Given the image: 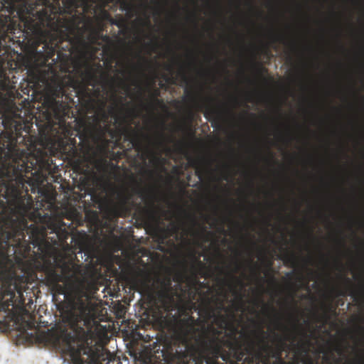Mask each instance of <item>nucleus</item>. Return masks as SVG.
I'll use <instances>...</instances> for the list:
<instances>
[{"label":"nucleus","instance_id":"16","mask_svg":"<svg viewBox=\"0 0 364 364\" xmlns=\"http://www.w3.org/2000/svg\"><path fill=\"white\" fill-rule=\"evenodd\" d=\"M69 141L68 147L66 146H63V151L66 154L67 158L74 160L79 156L77 142L75 139H70Z\"/></svg>","mask_w":364,"mask_h":364},{"label":"nucleus","instance_id":"32","mask_svg":"<svg viewBox=\"0 0 364 364\" xmlns=\"http://www.w3.org/2000/svg\"><path fill=\"white\" fill-rule=\"evenodd\" d=\"M347 294V290L346 289H338L337 290V295L345 296Z\"/></svg>","mask_w":364,"mask_h":364},{"label":"nucleus","instance_id":"9","mask_svg":"<svg viewBox=\"0 0 364 364\" xmlns=\"http://www.w3.org/2000/svg\"><path fill=\"white\" fill-rule=\"evenodd\" d=\"M159 307L165 312L172 311L176 306L174 295L168 285L164 286L156 292Z\"/></svg>","mask_w":364,"mask_h":364},{"label":"nucleus","instance_id":"28","mask_svg":"<svg viewBox=\"0 0 364 364\" xmlns=\"http://www.w3.org/2000/svg\"><path fill=\"white\" fill-rule=\"evenodd\" d=\"M325 309H326V312L324 314V316H325L326 319H328L329 318V316L328 315V312H333V313L336 312V308L332 306L331 304H329L328 306L325 305Z\"/></svg>","mask_w":364,"mask_h":364},{"label":"nucleus","instance_id":"18","mask_svg":"<svg viewBox=\"0 0 364 364\" xmlns=\"http://www.w3.org/2000/svg\"><path fill=\"white\" fill-rule=\"evenodd\" d=\"M130 199L131 195L120 194L119 202L115 206V210L117 215H122L119 212H124L127 210L126 205Z\"/></svg>","mask_w":364,"mask_h":364},{"label":"nucleus","instance_id":"45","mask_svg":"<svg viewBox=\"0 0 364 364\" xmlns=\"http://www.w3.org/2000/svg\"><path fill=\"white\" fill-rule=\"evenodd\" d=\"M108 38H108V36H102V39H103L104 41H107V40H108Z\"/></svg>","mask_w":364,"mask_h":364},{"label":"nucleus","instance_id":"20","mask_svg":"<svg viewBox=\"0 0 364 364\" xmlns=\"http://www.w3.org/2000/svg\"><path fill=\"white\" fill-rule=\"evenodd\" d=\"M188 161L192 167L196 168V174L198 176L199 179L201 180L203 176L204 171L203 168L200 166V161L197 159L192 158L189 159Z\"/></svg>","mask_w":364,"mask_h":364},{"label":"nucleus","instance_id":"2","mask_svg":"<svg viewBox=\"0 0 364 364\" xmlns=\"http://www.w3.org/2000/svg\"><path fill=\"white\" fill-rule=\"evenodd\" d=\"M45 274L51 290L68 298V318L71 326L83 330L92 318V299L99 290L93 274L62 254L55 257L54 263L46 267Z\"/></svg>","mask_w":364,"mask_h":364},{"label":"nucleus","instance_id":"39","mask_svg":"<svg viewBox=\"0 0 364 364\" xmlns=\"http://www.w3.org/2000/svg\"><path fill=\"white\" fill-rule=\"evenodd\" d=\"M196 260L197 261L198 264L200 267H203V266H204V264H203V262H202L199 259H196Z\"/></svg>","mask_w":364,"mask_h":364},{"label":"nucleus","instance_id":"35","mask_svg":"<svg viewBox=\"0 0 364 364\" xmlns=\"http://www.w3.org/2000/svg\"><path fill=\"white\" fill-rule=\"evenodd\" d=\"M286 277L289 279H292V277H293V272H287L286 274Z\"/></svg>","mask_w":364,"mask_h":364},{"label":"nucleus","instance_id":"6","mask_svg":"<svg viewBox=\"0 0 364 364\" xmlns=\"http://www.w3.org/2000/svg\"><path fill=\"white\" fill-rule=\"evenodd\" d=\"M180 210L189 220L191 224V228H186L185 223L180 220L178 223H171L170 227L167 228L166 231L170 235H172L173 234H178V232L182 230L184 232V235H186L191 234L195 237H202L204 235V233L206 232V228L205 226H201L198 223L193 215L186 213L181 208H180Z\"/></svg>","mask_w":364,"mask_h":364},{"label":"nucleus","instance_id":"36","mask_svg":"<svg viewBox=\"0 0 364 364\" xmlns=\"http://www.w3.org/2000/svg\"><path fill=\"white\" fill-rule=\"evenodd\" d=\"M304 261L305 262L306 264H311V258H306V259H304Z\"/></svg>","mask_w":364,"mask_h":364},{"label":"nucleus","instance_id":"30","mask_svg":"<svg viewBox=\"0 0 364 364\" xmlns=\"http://www.w3.org/2000/svg\"><path fill=\"white\" fill-rule=\"evenodd\" d=\"M230 287H231V288H232V292H233L234 295H235V296L238 298L239 301H242V299L243 295H242L241 293L238 292V291L235 289V287H232V285H230Z\"/></svg>","mask_w":364,"mask_h":364},{"label":"nucleus","instance_id":"26","mask_svg":"<svg viewBox=\"0 0 364 364\" xmlns=\"http://www.w3.org/2000/svg\"><path fill=\"white\" fill-rule=\"evenodd\" d=\"M250 263L251 264L250 269H251V272H252V274L256 277H259L258 264L257 263L254 262L252 259H250Z\"/></svg>","mask_w":364,"mask_h":364},{"label":"nucleus","instance_id":"43","mask_svg":"<svg viewBox=\"0 0 364 364\" xmlns=\"http://www.w3.org/2000/svg\"><path fill=\"white\" fill-rule=\"evenodd\" d=\"M60 98H62L63 96L65 95V91L63 88H60Z\"/></svg>","mask_w":364,"mask_h":364},{"label":"nucleus","instance_id":"11","mask_svg":"<svg viewBox=\"0 0 364 364\" xmlns=\"http://www.w3.org/2000/svg\"><path fill=\"white\" fill-rule=\"evenodd\" d=\"M134 186L132 190L133 194L139 196L146 204L154 208L156 200V196L154 190L143 188L136 180H134Z\"/></svg>","mask_w":364,"mask_h":364},{"label":"nucleus","instance_id":"4","mask_svg":"<svg viewBox=\"0 0 364 364\" xmlns=\"http://www.w3.org/2000/svg\"><path fill=\"white\" fill-rule=\"evenodd\" d=\"M199 313L205 322L213 320L218 326L215 328L213 324L208 325L207 331L212 335L204 333L200 341L205 364H230L232 361H236L231 344L239 340L236 337L237 327L226 316L217 313L209 299Z\"/></svg>","mask_w":364,"mask_h":364},{"label":"nucleus","instance_id":"27","mask_svg":"<svg viewBox=\"0 0 364 364\" xmlns=\"http://www.w3.org/2000/svg\"><path fill=\"white\" fill-rule=\"evenodd\" d=\"M344 364H364V356H358L354 360L346 361Z\"/></svg>","mask_w":364,"mask_h":364},{"label":"nucleus","instance_id":"52","mask_svg":"<svg viewBox=\"0 0 364 364\" xmlns=\"http://www.w3.org/2000/svg\"><path fill=\"white\" fill-rule=\"evenodd\" d=\"M198 246H200V247L201 246V243H199V242H198Z\"/></svg>","mask_w":364,"mask_h":364},{"label":"nucleus","instance_id":"37","mask_svg":"<svg viewBox=\"0 0 364 364\" xmlns=\"http://www.w3.org/2000/svg\"><path fill=\"white\" fill-rule=\"evenodd\" d=\"M271 309L273 311H275V309L273 307H269L266 304H264V310L267 311L269 309Z\"/></svg>","mask_w":364,"mask_h":364},{"label":"nucleus","instance_id":"7","mask_svg":"<svg viewBox=\"0 0 364 364\" xmlns=\"http://www.w3.org/2000/svg\"><path fill=\"white\" fill-rule=\"evenodd\" d=\"M85 77L88 85L95 86L96 84L101 82L104 85L114 88L116 80H119V83L127 92H129L130 90L129 86L124 80L112 77L108 73L102 72L100 75L98 76L92 68H90L85 71Z\"/></svg>","mask_w":364,"mask_h":364},{"label":"nucleus","instance_id":"50","mask_svg":"<svg viewBox=\"0 0 364 364\" xmlns=\"http://www.w3.org/2000/svg\"><path fill=\"white\" fill-rule=\"evenodd\" d=\"M279 39V38L277 36L275 37V41H277Z\"/></svg>","mask_w":364,"mask_h":364},{"label":"nucleus","instance_id":"13","mask_svg":"<svg viewBox=\"0 0 364 364\" xmlns=\"http://www.w3.org/2000/svg\"><path fill=\"white\" fill-rule=\"evenodd\" d=\"M204 117L211 122L212 127H219L222 115L221 112L218 109L210 106H206Z\"/></svg>","mask_w":364,"mask_h":364},{"label":"nucleus","instance_id":"15","mask_svg":"<svg viewBox=\"0 0 364 364\" xmlns=\"http://www.w3.org/2000/svg\"><path fill=\"white\" fill-rule=\"evenodd\" d=\"M77 94L80 110L86 112L92 107V99L86 90L78 92Z\"/></svg>","mask_w":364,"mask_h":364},{"label":"nucleus","instance_id":"5","mask_svg":"<svg viewBox=\"0 0 364 364\" xmlns=\"http://www.w3.org/2000/svg\"><path fill=\"white\" fill-rule=\"evenodd\" d=\"M61 353L68 356L73 364H93L99 359L97 352L70 333L63 339Z\"/></svg>","mask_w":364,"mask_h":364},{"label":"nucleus","instance_id":"8","mask_svg":"<svg viewBox=\"0 0 364 364\" xmlns=\"http://www.w3.org/2000/svg\"><path fill=\"white\" fill-rule=\"evenodd\" d=\"M44 105L46 107L48 119L54 117L56 119L61 120V119L68 115V105L63 100H59L54 97H50L44 102Z\"/></svg>","mask_w":364,"mask_h":364},{"label":"nucleus","instance_id":"44","mask_svg":"<svg viewBox=\"0 0 364 364\" xmlns=\"http://www.w3.org/2000/svg\"><path fill=\"white\" fill-rule=\"evenodd\" d=\"M190 305H191V307H190L189 310L191 311V309L193 307H195L196 304L193 301H191Z\"/></svg>","mask_w":364,"mask_h":364},{"label":"nucleus","instance_id":"3","mask_svg":"<svg viewBox=\"0 0 364 364\" xmlns=\"http://www.w3.org/2000/svg\"><path fill=\"white\" fill-rule=\"evenodd\" d=\"M275 325L276 328L284 331L285 335L282 336L274 333L276 342L274 348L266 341L267 333L259 329V349L255 348V343L252 341L245 346L241 341L236 340L231 344L236 361H232L230 364H298L294 361H285L282 358V353L288 347L287 341L293 343L298 350L308 353L312 345L311 338L313 333L308 334L298 324L297 318L294 319L291 328L284 325L278 317L275 320Z\"/></svg>","mask_w":364,"mask_h":364},{"label":"nucleus","instance_id":"40","mask_svg":"<svg viewBox=\"0 0 364 364\" xmlns=\"http://www.w3.org/2000/svg\"><path fill=\"white\" fill-rule=\"evenodd\" d=\"M159 86H160L161 88H164V89L167 88L166 85L164 83L161 82L159 83Z\"/></svg>","mask_w":364,"mask_h":364},{"label":"nucleus","instance_id":"10","mask_svg":"<svg viewBox=\"0 0 364 364\" xmlns=\"http://www.w3.org/2000/svg\"><path fill=\"white\" fill-rule=\"evenodd\" d=\"M124 131L126 132L125 140L129 141L132 146L138 151L142 152L146 156L152 155L153 151L148 146H144L139 137L138 133L132 129L131 127L129 129H124Z\"/></svg>","mask_w":364,"mask_h":364},{"label":"nucleus","instance_id":"29","mask_svg":"<svg viewBox=\"0 0 364 364\" xmlns=\"http://www.w3.org/2000/svg\"><path fill=\"white\" fill-rule=\"evenodd\" d=\"M253 67L255 68L256 70V72L258 73V74H261L263 72H266L267 71V69L265 68H264L263 66L260 65H258L257 63H254L253 64Z\"/></svg>","mask_w":364,"mask_h":364},{"label":"nucleus","instance_id":"19","mask_svg":"<svg viewBox=\"0 0 364 364\" xmlns=\"http://www.w3.org/2000/svg\"><path fill=\"white\" fill-rule=\"evenodd\" d=\"M200 321V319H195L191 315H188L187 318L181 320L182 326H185L188 331H194L196 326Z\"/></svg>","mask_w":364,"mask_h":364},{"label":"nucleus","instance_id":"49","mask_svg":"<svg viewBox=\"0 0 364 364\" xmlns=\"http://www.w3.org/2000/svg\"><path fill=\"white\" fill-rule=\"evenodd\" d=\"M223 308V304L220 305V309H222Z\"/></svg>","mask_w":364,"mask_h":364},{"label":"nucleus","instance_id":"42","mask_svg":"<svg viewBox=\"0 0 364 364\" xmlns=\"http://www.w3.org/2000/svg\"><path fill=\"white\" fill-rule=\"evenodd\" d=\"M183 81L186 83H188V78H187V77H186V75L185 74H183Z\"/></svg>","mask_w":364,"mask_h":364},{"label":"nucleus","instance_id":"23","mask_svg":"<svg viewBox=\"0 0 364 364\" xmlns=\"http://www.w3.org/2000/svg\"><path fill=\"white\" fill-rule=\"evenodd\" d=\"M285 262L291 267H295L298 264V258L294 254H287L285 256Z\"/></svg>","mask_w":364,"mask_h":364},{"label":"nucleus","instance_id":"34","mask_svg":"<svg viewBox=\"0 0 364 364\" xmlns=\"http://www.w3.org/2000/svg\"><path fill=\"white\" fill-rule=\"evenodd\" d=\"M240 267H241L240 264L238 263V262H236L235 263V272H237L240 269Z\"/></svg>","mask_w":364,"mask_h":364},{"label":"nucleus","instance_id":"12","mask_svg":"<svg viewBox=\"0 0 364 364\" xmlns=\"http://www.w3.org/2000/svg\"><path fill=\"white\" fill-rule=\"evenodd\" d=\"M161 126L163 127V130L158 133V139L155 141V146L158 149H161L164 151L165 152L169 154L171 150L168 146V144L173 141L174 138L173 136H167L164 132V129L165 128V123L162 122Z\"/></svg>","mask_w":364,"mask_h":364},{"label":"nucleus","instance_id":"31","mask_svg":"<svg viewBox=\"0 0 364 364\" xmlns=\"http://www.w3.org/2000/svg\"><path fill=\"white\" fill-rule=\"evenodd\" d=\"M231 278L232 279H234L237 284L240 285L242 287H244V283L242 282V280H241L240 279H239L238 277H235L234 275L231 274Z\"/></svg>","mask_w":364,"mask_h":364},{"label":"nucleus","instance_id":"38","mask_svg":"<svg viewBox=\"0 0 364 364\" xmlns=\"http://www.w3.org/2000/svg\"><path fill=\"white\" fill-rule=\"evenodd\" d=\"M143 95H144V90L141 87H139V95L141 97H143Z\"/></svg>","mask_w":364,"mask_h":364},{"label":"nucleus","instance_id":"21","mask_svg":"<svg viewBox=\"0 0 364 364\" xmlns=\"http://www.w3.org/2000/svg\"><path fill=\"white\" fill-rule=\"evenodd\" d=\"M79 139L80 140V145L82 149H85L86 151H88L90 149V145L87 134L86 133H80Z\"/></svg>","mask_w":364,"mask_h":364},{"label":"nucleus","instance_id":"22","mask_svg":"<svg viewBox=\"0 0 364 364\" xmlns=\"http://www.w3.org/2000/svg\"><path fill=\"white\" fill-rule=\"evenodd\" d=\"M186 98L191 102H196L197 100V94L193 89H189L188 87H186L184 90Z\"/></svg>","mask_w":364,"mask_h":364},{"label":"nucleus","instance_id":"17","mask_svg":"<svg viewBox=\"0 0 364 364\" xmlns=\"http://www.w3.org/2000/svg\"><path fill=\"white\" fill-rule=\"evenodd\" d=\"M345 282L350 286H352L351 280L348 277H344ZM349 294L353 298L356 302H364V289H354L352 287L349 289Z\"/></svg>","mask_w":364,"mask_h":364},{"label":"nucleus","instance_id":"41","mask_svg":"<svg viewBox=\"0 0 364 364\" xmlns=\"http://www.w3.org/2000/svg\"><path fill=\"white\" fill-rule=\"evenodd\" d=\"M100 36V32H96L95 36L93 37L94 41H96Z\"/></svg>","mask_w":364,"mask_h":364},{"label":"nucleus","instance_id":"46","mask_svg":"<svg viewBox=\"0 0 364 364\" xmlns=\"http://www.w3.org/2000/svg\"><path fill=\"white\" fill-rule=\"evenodd\" d=\"M232 100H233L235 102H237V99H236V97H232Z\"/></svg>","mask_w":364,"mask_h":364},{"label":"nucleus","instance_id":"24","mask_svg":"<svg viewBox=\"0 0 364 364\" xmlns=\"http://www.w3.org/2000/svg\"><path fill=\"white\" fill-rule=\"evenodd\" d=\"M112 25H114L119 28H124L125 26V20L122 17H119V18H113L112 17L109 21Z\"/></svg>","mask_w":364,"mask_h":364},{"label":"nucleus","instance_id":"25","mask_svg":"<svg viewBox=\"0 0 364 364\" xmlns=\"http://www.w3.org/2000/svg\"><path fill=\"white\" fill-rule=\"evenodd\" d=\"M120 9L121 10L125 11L128 13H132L133 10L132 5L127 2L126 0H122Z\"/></svg>","mask_w":364,"mask_h":364},{"label":"nucleus","instance_id":"33","mask_svg":"<svg viewBox=\"0 0 364 364\" xmlns=\"http://www.w3.org/2000/svg\"><path fill=\"white\" fill-rule=\"evenodd\" d=\"M163 77L166 80V82H167L168 83H174L173 80L168 76L164 75Z\"/></svg>","mask_w":364,"mask_h":364},{"label":"nucleus","instance_id":"51","mask_svg":"<svg viewBox=\"0 0 364 364\" xmlns=\"http://www.w3.org/2000/svg\"><path fill=\"white\" fill-rule=\"evenodd\" d=\"M171 216H169V217H168V218H167V219H168V220H170V219H171Z\"/></svg>","mask_w":364,"mask_h":364},{"label":"nucleus","instance_id":"1","mask_svg":"<svg viewBox=\"0 0 364 364\" xmlns=\"http://www.w3.org/2000/svg\"><path fill=\"white\" fill-rule=\"evenodd\" d=\"M16 0H0V11L5 9L10 14L16 10ZM113 0H45V4L50 8H43L36 13L28 12L20 16L23 24V33L35 40L33 47L43 44V48H49L48 39L50 32L47 30L52 23L53 14L65 13L72 14L83 6L88 7L89 3H100L102 18L108 21L112 16L105 7ZM16 25L11 21L9 15L0 18V99L4 101L14 97L16 86L6 75L4 68L5 62L13 50L7 45L13 41L9 36L14 33ZM5 131L0 134V159H38L32 153L33 141L29 135L30 127L26 124L21 114L13 113L6 116L3 120Z\"/></svg>","mask_w":364,"mask_h":364},{"label":"nucleus","instance_id":"14","mask_svg":"<svg viewBox=\"0 0 364 364\" xmlns=\"http://www.w3.org/2000/svg\"><path fill=\"white\" fill-rule=\"evenodd\" d=\"M146 90L149 94L148 101L149 107L154 108L156 105L162 103V101L159 99L161 91L159 88L154 86V81L147 85Z\"/></svg>","mask_w":364,"mask_h":364},{"label":"nucleus","instance_id":"48","mask_svg":"<svg viewBox=\"0 0 364 364\" xmlns=\"http://www.w3.org/2000/svg\"><path fill=\"white\" fill-rule=\"evenodd\" d=\"M133 84H134V85H136V84H137V83H136V80H134V83H133Z\"/></svg>","mask_w":364,"mask_h":364},{"label":"nucleus","instance_id":"47","mask_svg":"<svg viewBox=\"0 0 364 364\" xmlns=\"http://www.w3.org/2000/svg\"><path fill=\"white\" fill-rule=\"evenodd\" d=\"M171 66H169V65H168V66H167V68H166V69H167L168 70H171Z\"/></svg>","mask_w":364,"mask_h":364}]
</instances>
